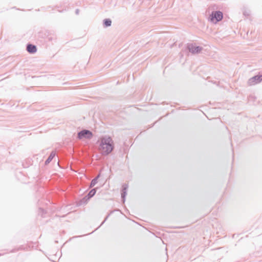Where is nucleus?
<instances>
[{
    "label": "nucleus",
    "instance_id": "f257e3e1",
    "mask_svg": "<svg viewBox=\"0 0 262 262\" xmlns=\"http://www.w3.org/2000/svg\"><path fill=\"white\" fill-rule=\"evenodd\" d=\"M113 142L109 137H104L99 140V149L103 155H107L113 149Z\"/></svg>",
    "mask_w": 262,
    "mask_h": 262
},
{
    "label": "nucleus",
    "instance_id": "f03ea898",
    "mask_svg": "<svg viewBox=\"0 0 262 262\" xmlns=\"http://www.w3.org/2000/svg\"><path fill=\"white\" fill-rule=\"evenodd\" d=\"M223 18V14L220 11H213L209 16V20L213 24H216L222 20Z\"/></svg>",
    "mask_w": 262,
    "mask_h": 262
},
{
    "label": "nucleus",
    "instance_id": "7ed1b4c3",
    "mask_svg": "<svg viewBox=\"0 0 262 262\" xmlns=\"http://www.w3.org/2000/svg\"><path fill=\"white\" fill-rule=\"evenodd\" d=\"M93 137L92 133L88 130H83L78 134V137L80 140L90 139Z\"/></svg>",
    "mask_w": 262,
    "mask_h": 262
},
{
    "label": "nucleus",
    "instance_id": "20e7f679",
    "mask_svg": "<svg viewBox=\"0 0 262 262\" xmlns=\"http://www.w3.org/2000/svg\"><path fill=\"white\" fill-rule=\"evenodd\" d=\"M262 81V74L255 75L248 80V84L250 85H254Z\"/></svg>",
    "mask_w": 262,
    "mask_h": 262
},
{
    "label": "nucleus",
    "instance_id": "39448f33",
    "mask_svg": "<svg viewBox=\"0 0 262 262\" xmlns=\"http://www.w3.org/2000/svg\"><path fill=\"white\" fill-rule=\"evenodd\" d=\"M188 50L190 52L195 54L201 52L202 48L196 45H189L188 46Z\"/></svg>",
    "mask_w": 262,
    "mask_h": 262
},
{
    "label": "nucleus",
    "instance_id": "423d86ee",
    "mask_svg": "<svg viewBox=\"0 0 262 262\" xmlns=\"http://www.w3.org/2000/svg\"><path fill=\"white\" fill-rule=\"evenodd\" d=\"M27 51L30 53H34L36 52V47L34 45H28L27 48Z\"/></svg>",
    "mask_w": 262,
    "mask_h": 262
},
{
    "label": "nucleus",
    "instance_id": "0eeeda50",
    "mask_svg": "<svg viewBox=\"0 0 262 262\" xmlns=\"http://www.w3.org/2000/svg\"><path fill=\"white\" fill-rule=\"evenodd\" d=\"M103 24L104 27H110L112 25V20L110 19H105L103 21Z\"/></svg>",
    "mask_w": 262,
    "mask_h": 262
},
{
    "label": "nucleus",
    "instance_id": "6e6552de",
    "mask_svg": "<svg viewBox=\"0 0 262 262\" xmlns=\"http://www.w3.org/2000/svg\"><path fill=\"white\" fill-rule=\"evenodd\" d=\"M55 156V153L54 152H52L50 154V155L49 156V158H48V159L46 161V164H49L51 161L54 158V157Z\"/></svg>",
    "mask_w": 262,
    "mask_h": 262
},
{
    "label": "nucleus",
    "instance_id": "1a4fd4ad",
    "mask_svg": "<svg viewBox=\"0 0 262 262\" xmlns=\"http://www.w3.org/2000/svg\"><path fill=\"white\" fill-rule=\"evenodd\" d=\"M96 193V190L95 189H93L88 194V196H89V198H90L91 197H92Z\"/></svg>",
    "mask_w": 262,
    "mask_h": 262
},
{
    "label": "nucleus",
    "instance_id": "9d476101",
    "mask_svg": "<svg viewBox=\"0 0 262 262\" xmlns=\"http://www.w3.org/2000/svg\"><path fill=\"white\" fill-rule=\"evenodd\" d=\"M96 183H97V180L96 179L93 180L91 182V187L94 186L95 185V184H96Z\"/></svg>",
    "mask_w": 262,
    "mask_h": 262
}]
</instances>
